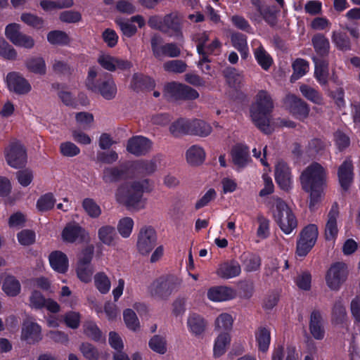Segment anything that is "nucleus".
Instances as JSON below:
<instances>
[{"label": "nucleus", "mask_w": 360, "mask_h": 360, "mask_svg": "<svg viewBox=\"0 0 360 360\" xmlns=\"http://www.w3.org/2000/svg\"><path fill=\"white\" fill-rule=\"evenodd\" d=\"M98 63L101 66L110 72L116 70H125L131 68L132 64L130 61L114 57L108 54H102L98 58Z\"/></svg>", "instance_id": "nucleus-18"}, {"label": "nucleus", "mask_w": 360, "mask_h": 360, "mask_svg": "<svg viewBox=\"0 0 360 360\" xmlns=\"http://www.w3.org/2000/svg\"><path fill=\"white\" fill-rule=\"evenodd\" d=\"M284 103L288 110L297 118L304 120L307 118L309 114V105L302 98L293 95L286 96Z\"/></svg>", "instance_id": "nucleus-14"}, {"label": "nucleus", "mask_w": 360, "mask_h": 360, "mask_svg": "<svg viewBox=\"0 0 360 360\" xmlns=\"http://www.w3.org/2000/svg\"><path fill=\"white\" fill-rule=\"evenodd\" d=\"M26 67L29 70L36 74L44 75L46 73V63L41 57L32 58L27 60Z\"/></svg>", "instance_id": "nucleus-50"}, {"label": "nucleus", "mask_w": 360, "mask_h": 360, "mask_svg": "<svg viewBox=\"0 0 360 360\" xmlns=\"http://www.w3.org/2000/svg\"><path fill=\"white\" fill-rule=\"evenodd\" d=\"M5 157L7 163L13 168L24 166L27 161L26 150L18 141L11 143L5 149Z\"/></svg>", "instance_id": "nucleus-12"}, {"label": "nucleus", "mask_w": 360, "mask_h": 360, "mask_svg": "<svg viewBox=\"0 0 360 360\" xmlns=\"http://www.w3.org/2000/svg\"><path fill=\"white\" fill-rule=\"evenodd\" d=\"M240 272V266L239 263L235 260L221 264L216 271L219 277L225 279L236 277L239 276Z\"/></svg>", "instance_id": "nucleus-25"}, {"label": "nucleus", "mask_w": 360, "mask_h": 360, "mask_svg": "<svg viewBox=\"0 0 360 360\" xmlns=\"http://www.w3.org/2000/svg\"><path fill=\"white\" fill-rule=\"evenodd\" d=\"M326 181V170L317 162L311 164L302 172L300 181L302 188L310 193V207L314 205L321 198Z\"/></svg>", "instance_id": "nucleus-3"}, {"label": "nucleus", "mask_w": 360, "mask_h": 360, "mask_svg": "<svg viewBox=\"0 0 360 360\" xmlns=\"http://www.w3.org/2000/svg\"><path fill=\"white\" fill-rule=\"evenodd\" d=\"M205 152L201 146L193 145L186 150V160L190 165L198 166L205 161Z\"/></svg>", "instance_id": "nucleus-31"}, {"label": "nucleus", "mask_w": 360, "mask_h": 360, "mask_svg": "<svg viewBox=\"0 0 360 360\" xmlns=\"http://www.w3.org/2000/svg\"><path fill=\"white\" fill-rule=\"evenodd\" d=\"M231 157L236 165L245 167L250 160L248 147L242 144L235 146L231 150Z\"/></svg>", "instance_id": "nucleus-27"}, {"label": "nucleus", "mask_w": 360, "mask_h": 360, "mask_svg": "<svg viewBox=\"0 0 360 360\" xmlns=\"http://www.w3.org/2000/svg\"><path fill=\"white\" fill-rule=\"evenodd\" d=\"M255 57L259 65L265 70H267L272 64V58L264 50L262 45H259L254 51Z\"/></svg>", "instance_id": "nucleus-44"}, {"label": "nucleus", "mask_w": 360, "mask_h": 360, "mask_svg": "<svg viewBox=\"0 0 360 360\" xmlns=\"http://www.w3.org/2000/svg\"><path fill=\"white\" fill-rule=\"evenodd\" d=\"M51 266L57 272L64 274L68 269V259L60 251H54L49 257Z\"/></svg>", "instance_id": "nucleus-28"}, {"label": "nucleus", "mask_w": 360, "mask_h": 360, "mask_svg": "<svg viewBox=\"0 0 360 360\" xmlns=\"http://www.w3.org/2000/svg\"><path fill=\"white\" fill-rule=\"evenodd\" d=\"M338 174L341 186L347 189L353 179V165L349 159L345 160L340 166Z\"/></svg>", "instance_id": "nucleus-26"}, {"label": "nucleus", "mask_w": 360, "mask_h": 360, "mask_svg": "<svg viewBox=\"0 0 360 360\" xmlns=\"http://www.w3.org/2000/svg\"><path fill=\"white\" fill-rule=\"evenodd\" d=\"M187 326L191 333L199 335L205 331L206 321L200 315L193 313L188 316Z\"/></svg>", "instance_id": "nucleus-34"}, {"label": "nucleus", "mask_w": 360, "mask_h": 360, "mask_svg": "<svg viewBox=\"0 0 360 360\" xmlns=\"http://www.w3.org/2000/svg\"><path fill=\"white\" fill-rule=\"evenodd\" d=\"M46 300L39 291L34 290L29 297V306L32 309H41L44 307Z\"/></svg>", "instance_id": "nucleus-59"}, {"label": "nucleus", "mask_w": 360, "mask_h": 360, "mask_svg": "<svg viewBox=\"0 0 360 360\" xmlns=\"http://www.w3.org/2000/svg\"><path fill=\"white\" fill-rule=\"evenodd\" d=\"M313 60L315 63V78L321 85H326L329 76L328 62L324 59H318L316 58H314Z\"/></svg>", "instance_id": "nucleus-29"}, {"label": "nucleus", "mask_w": 360, "mask_h": 360, "mask_svg": "<svg viewBox=\"0 0 360 360\" xmlns=\"http://www.w3.org/2000/svg\"><path fill=\"white\" fill-rule=\"evenodd\" d=\"M124 174V169L120 167H108L103 171L102 179L107 184L115 183L121 180Z\"/></svg>", "instance_id": "nucleus-40"}, {"label": "nucleus", "mask_w": 360, "mask_h": 360, "mask_svg": "<svg viewBox=\"0 0 360 360\" xmlns=\"http://www.w3.org/2000/svg\"><path fill=\"white\" fill-rule=\"evenodd\" d=\"M183 84L172 82L166 84L164 86L163 94L167 98L179 99Z\"/></svg>", "instance_id": "nucleus-51"}, {"label": "nucleus", "mask_w": 360, "mask_h": 360, "mask_svg": "<svg viewBox=\"0 0 360 360\" xmlns=\"http://www.w3.org/2000/svg\"><path fill=\"white\" fill-rule=\"evenodd\" d=\"M115 22L122 34L127 37H131L137 32L136 27L127 20L120 18L117 19Z\"/></svg>", "instance_id": "nucleus-64"}, {"label": "nucleus", "mask_w": 360, "mask_h": 360, "mask_svg": "<svg viewBox=\"0 0 360 360\" xmlns=\"http://www.w3.org/2000/svg\"><path fill=\"white\" fill-rule=\"evenodd\" d=\"M349 274L347 265L343 262H336L331 265L326 275V282L328 287L334 291H338L346 281Z\"/></svg>", "instance_id": "nucleus-8"}, {"label": "nucleus", "mask_w": 360, "mask_h": 360, "mask_svg": "<svg viewBox=\"0 0 360 360\" xmlns=\"http://www.w3.org/2000/svg\"><path fill=\"white\" fill-rule=\"evenodd\" d=\"M339 205L334 202L326 215L324 235L327 240H333L338 233Z\"/></svg>", "instance_id": "nucleus-16"}, {"label": "nucleus", "mask_w": 360, "mask_h": 360, "mask_svg": "<svg viewBox=\"0 0 360 360\" xmlns=\"http://www.w3.org/2000/svg\"><path fill=\"white\" fill-rule=\"evenodd\" d=\"M56 202L51 193L41 195L37 202V208L39 212H46L51 210Z\"/></svg>", "instance_id": "nucleus-49"}, {"label": "nucleus", "mask_w": 360, "mask_h": 360, "mask_svg": "<svg viewBox=\"0 0 360 360\" xmlns=\"http://www.w3.org/2000/svg\"><path fill=\"white\" fill-rule=\"evenodd\" d=\"M347 320V313L342 297L335 301L331 311V321L333 323L342 324Z\"/></svg>", "instance_id": "nucleus-30"}, {"label": "nucleus", "mask_w": 360, "mask_h": 360, "mask_svg": "<svg viewBox=\"0 0 360 360\" xmlns=\"http://www.w3.org/2000/svg\"><path fill=\"white\" fill-rule=\"evenodd\" d=\"M41 329L40 326L32 321H24L21 332V339L29 344H34L41 340Z\"/></svg>", "instance_id": "nucleus-20"}, {"label": "nucleus", "mask_w": 360, "mask_h": 360, "mask_svg": "<svg viewBox=\"0 0 360 360\" xmlns=\"http://www.w3.org/2000/svg\"><path fill=\"white\" fill-rule=\"evenodd\" d=\"M47 40L53 45H66L70 41L68 34L60 30L49 32L47 34Z\"/></svg>", "instance_id": "nucleus-47"}, {"label": "nucleus", "mask_w": 360, "mask_h": 360, "mask_svg": "<svg viewBox=\"0 0 360 360\" xmlns=\"http://www.w3.org/2000/svg\"><path fill=\"white\" fill-rule=\"evenodd\" d=\"M94 285L96 289L101 294H106L109 292L111 283L108 276L104 272H98L94 276Z\"/></svg>", "instance_id": "nucleus-46"}, {"label": "nucleus", "mask_w": 360, "mask_h": 360, "mask_svg": "<svg viewBox=\"0 0 360 360\" xmlns=\"http://www.w3.org/2000/svg\"><path fill=\"white\" fill-rule=\"evenodd\" d=\"M275 179L283 190H288L291 186L290 172L288 165L283 162H279L276 166Z\"/></svg>", "instance_id": "nucleus-22"}, {"label": "nucleus", "mask_w": 360, "mask_h": 360, "mask_svg": "<svg viewBox=\"0 0 360 360\" xmlns=\"http://www.w3.org/2000/svg\"><path fill=\"white\" fill-rule=\"evenodd\" d=\"M207 298L212 302H224L236 296L234 290L226 286H214L208 289Z\"/></svg>", "instance_id": "nucleus-21"}, {"label": "nucleus", "mask_w": 360, "mask_h": 360, "mask_svg": "<svg viewBox=\"0 0 360 360\" xmlns=\"http://www.w3.org/2000/svg\"><path fill=\"white\" fill-rule=\"evenodd\" d=\"M0 56L7 60H15L17 52L4 38L0 37Z\"/></svg>", "instance_id": "nucleus-58"}, {"label": "nucleus", "mask_w": 360, "mask_h": 360, "mask_svg": "<svg viewBox=\"0 0 360 360\" xmlns=\"http://www.w3.org/2000/svg\"><path fill=\"white\" fill-rule=\"evenodd\" d=\"M187 65L181 60H169L163 64V68L166 72L174 73H182L186 70Z\"/></svg>", "instance_id": "nucleus-57"}, {"label": "nucleus", "mask_w": 360, "mask_h": 360, "mask_svg": "<svg viewBox=\"0 0 360 360\" xmlns=\"http://www.w3.org/2000/svg\"><path fill=\"white\" fill-rule=\"evenodd\" d=\"M84 334L94 341H99L102 338V333L97 325L92 321H86L84 324Z\"/></svg>", "instance_id": "nucleus-55"}, {"label": "nucleus", "mask_w": 360, "mask_h": 360, "mask_svg": "<svg viewBox=\"0 0 360 360\" xmlns=\"http://www.w3.org/2000/svg\"><path fill=\"white\" fill-rule=\"evenodd\" d=\"M150 189L151 184L148 179L127 181L117 188L115 200L128 210L138 211L145 207L146 199L143 198V194Z\"/></svg>", "instance_id": "nucleus-1"}, {"label": "nucleus", "mask_w": 360, "mask_h": 360, "mask_svg": "<svg viewBox=\"0 0 360 360\" xmlns=\"http://www.w3.org/2000/svg\"><path fill=\"white\" fill-rule=\"evenodd\" d=\"M274 219L285 234L291 233L297 227V220L290 207L280 198L276 200Z\"/></svg>", "instance_id": "nucleus-5"}, {"label": "nucleus", "mask_w": 360, "mask_h": 360, "mask_svg": "<svg viewBox=\"0 0 360 360\" xmlns=\"http://www.w3.org/2000/svg\"><path fill=\"white\" fill-rule=\"evenodd\" d=\"M241 262L244 270L247 272L256 271L261 266V258L259 255L253 253H243L241 255Z\"/></svg>", "instance_id": "nucleus-35"}, {"label": "nucleus", "mask_w": 360, "mask_h": 360, "mask_svg": "<svg viewBox=\"0 0 360 360\" xmlns=\"http://www.w3.org/2000/svg\"><path fill=\"white\" fill-rule=\"evenodd\" d=\"M82 207L92 218H97L101 214V207L93 199L85 198L82 202Z\"/></svg>", "instance_id": "nucleus-56"}, {"label": "nucleus", "mask_w": 360, "mask_h": 360, "mask_svg": "<svg viewBox=\"0 0 360 360\" xmlns=\"http://www.w3.org/2000/svg\"><path fill=\"white\" fill-rule=\"evenodd\" d=\"M97 75L95 67L89 68L86 79L87 88L94 92H98L106 100L113 99L117 94V86L113 79L110 75L104 74L103 79L96 81Z\"/></svg>", "instance_id": "nucleus-4"}, {"label": "nucleus", "mask_w": 360, "mask_h": 360, "mask_svg": "<svg viewBox=\"0 0 360 360\" xmlns=\"http://www.w3.org/2000/svg\"><path fill=\"white\" fill-rule=\"evenodd\" d=\"M232 46L240 53L241 58L246 60L249 56L247 37L240 32L233 33L231 36Z\"/></svg>", "instance_id": "nucleus-33"}, {"label": "nucleus", "mask_w": 360, "mask_h": 360, "mask_svg": "<svg viewBox=\"0 0 360 360\" xmlns=\"http://www.w3.org/2000/svg\"><path fill=\"white\" fill-rule=\"evenodd\" d=\"M231 343V335L228 332H221L214 340L213 355L218 358L225 354Z\"/></svg>", "instance_id": "nucleus-32"}, {"label": "nucleus", "mask_w": 360, "mask_h": 360, "mask_svg": "<svg viewBox=\"0 0 360 360\" xmlns=\"http://www.w3.org/2000/svg\"><path fill=\"white\" fill-rule=\"evenodd\" d=\"M2 291L8 297H17L21 292L20 281L12 274H6L2 282Z\"/></svg>", "instance_id": "nucleus-24"}, {"label": "nucleus", "mask_w": 360, "mask_h": 360, "mask_svg": "<svg viewBox=\"0 0 360 360\" xmlns=\"http://www.w3.org/2000/svg\"><path fill=\"white\" fill-rule=\"evenodd\" d=\"M156 243L157 235L153 228L144 226L140 229L136 242V249L140 255H148L155 247Z\"/></svg>", "instance_id": "nucleus-10"}, {"label": "nucleus", "mask_w": 360, "mask_h": 360, "mask_svg": "<svg viewBox=\"0 0 360 360\" xmlns=\"http://www.w3.org/2000/svg\"><path fill=\"white\" fill-rule=\"evenodd\" d=\"M62 239L66 243L83 242L89 239L88 232L76 223H69L63 229Z\"/></svg>", "instance_id": "nucleus-17"}, {"label": "nucleus", "mask_w": 360, "mask_h": 360, "mask_svg": "<svg viewBox=\"0 0 360 360\" xmlns=\"http://www.w3.org/2000/svg\"><path fill=\"white\" fill-rule=\"evenodd\" d=\"M319 236L316 224H309L304 227L297 241L296 252L300 257L306 256L316 243Z\"/></svg>", "instance_id": "nucleus-7"}, {"label": "nucleus", "mask_w": 360, "mask_h": 360, "mask_svg": "<svg viewBox=\"0 0 360 360\" xmlns=\"http://www.w3.org/2000/svg\"><path fill=\"white\" fill-rule=\"evenodd\" d=\"M6 81L8 90L18 95L27 94L32 90L30 82L19 72H9Z\"/></svg>", "instance_id": "nucleus-15"}, {"label": "nucleus", "mask_w": 360, "mask_h": 360, "mask_svg": "<svg viewBox=\"0 0 360 360\" xmlns=\"http://www.w3.org/2000/svg\"><path fill=\"white\" fill-rule=\"evenodd\" d=\"M181 281L174 276L160 278L154 281L148 287L150 295L158 300H167L181 285Z\"/></svg>", "instance_id": "nucleus-6"}, {"label": "nucleus", "mask_w": 360, "mask_h": 360, "mask_svg": "<svg viewBox=\"0 0 360 360\" xmlns=\"http://www.w3.org/2000/svg\"><path fill=\"white\" fill-rule=\"evenodd\" d=\"M331 40L335 47L342 51L351 49V42L346 33L334 30L331 34Z\"/></svg>", "instance_id": "nucleus-39"}, {"label": "nucleus", "mask_w": 360, "mask_h": 360, "mask_svg": "<svg viewBox=\"0 0 360 360\" xmlns=\"http://www.w3.org/2000/svg\"><path fill=\"white\" fill-rule=\"evenodd\" d=\"M315 51L320 56H326L329 53L330 43L323 34H316L311 39Z\"/></svg>", "instance_id": "nucleus-38"}, {"label": "nucleus", "mask_w": 360, "mask_h": 360, "mask_svg": "<svg viewBox=\"0 0 360 360\" xmlns=\"http://www.w3.org/2000/svg\"><path fill=\"white\" fill-rule=\"evenodd\" d=\"M191 134L205 137L212 132V127L205 122L200 120L191 121Z\"/></svg>", "instance_id": "nucleus-42"}, {"label": "nucleus", "mask_w": 360, "mask_h": 360, "mask_svg": "<svg viewBox=\"0 0 360 360\" xmlns=\"http://www.w3.org/2000/svg\"><path fill=\"white\" fill-rule=\"evenodd\" d=\"M134 227V221L131 217L122 218L117 224L119 233L123 238H128L131 235Z\"/></svg>", "instance_id": "nucleus-52"}, {"label": "nucleus", "mask_w": 360, "mask_h": 360, "mask_svg": "<svg viewBox=\"0 0 360 360\" xmlns=\"http://www.w3.org/2000/svg\"><path fill=\"white\" fill-rule=\"evenodd\" d=\"M293 73L291 81L294 82L303 77L309 71V63L302 58L297 59L292 64Z\"/></svg>", "instance_id": "nucleus-48"}, {"label": "nucleus", "mask_w": 360, "mask_h": 360, "mask_svg": "<svg viewBox=\"0 0 360 360\" xmlns=\"http://www.w3.org/2000/svg\"><path fill=\"white\" fill-rule=\"evenodd\" d=\"M124 321L127 327L134 331L140 327V323L136 313L131 309H127L123 312Z\"/></svg>", "instance_id": "nucleus-53"}, {"label": "nucleus", "mask_w": 360, "mask_h": 360, "mask_svg": "<svg viewBox=\"0 0 360 360\" xmlns=\"http://www.w3.org/2000/svg\"><path fill=\"white\" fill-rule=\"evenodd\" d=\"M252 6L247 13V16L252 22L259 23L262 20L269 22L274 18V13L270 6L266 5L262 0H250Z\"/></svg>", "instance_id": "nucleus-13"}, {"label": "nucleus", "mask_w": 360, "mask_h": 360, "mask_svg": "<svg viewBox=\"0 0 360 360\" xmlns=\"http://www.w3.org/2000/svg\"><path fill=\"white\" fill-rule=\"evenodd\" d=\"M255 339L260 352H266L271 342L270 330L265 327H260L255 333Z\"/></svg>", "instance_id": "nucleus-37"}, {"label": "nucleus", "mask_w": 360, "mask_h": 360, "mask_svg": "<svg viewBox=\"0 0 360 360\" xmlns=\"http://www.w3.org/2000/svg\"><path fill=\"white\" fill-rule=\"evenodd\" d=\"M162 39L158 35L152 37L150 43L153 56L162 60V58L167 56L169 58H176L181 55V49L175 43H167L160 45Z\"/></svg>", "instance_id": "nucleus-11"}, {"label": "nucleus", "mask_w": 360, "mask_h": 360, "mask_svg": "<svg viewBox=\"0 0 360 360\" xmlns=\"http://www.w3.org/2000/svg\"><path fill=\"white\" fill-rule=\"evenodd\" d=\"M163 33L169 37L183 41L184 34L182 27L184 16L178 11H172L163 16Z\"/></svg>", "instance_id": "nucleus-9"}, {"label": "nucleus", "mask_w": 360, "mask_h": 360, "mask_svg": "<svg viewBox=\"0 0 360 360\" xmlns=\"http://www.w3.org/2000/svg\"><path fill=\"white\" fill-rule=\"evenodd\" d=\"M273 108V101L268 92L259 91L250 107V117L255 126L264 134L274 131L271 116Z\"/></svg>", "instance_id": "nucleus-2"}, {"label": "nucleus", "mask_w": 360, "mask_h": 360, "mask_svg": "<svg viewBox=\"0 0 360 360\" xmlns=\"http://www.w3.org/2000/svg\"><path fill=\"white\" fill-rule=\"evenodd\" d=\"M233 318L227 314H220L215 320V330L219 333L228 332L231 330L233 326Z\"/></svg>", "instance_id": "nucleus-45"}, {"label": "nucleus", "mask_w": 360, "mask_h": 360, "mask_svg": "<svg viewBox=\"0 0 360 360\" xmlns=\"http://www.w3.org/2000/svg\"><path fill=\"white\" fill-rule=\"evenodd\" d=\"M309 330L311 335L316 340H323L325 335V330L323 326V319L319 311L314 310L311 312L309 321Z\"/></svg>", "instance_id": "nucleus-23"}, {"label": "nucleus", "mask_w": 360, "mask_h": 360, "mask_svg": "<svg viewBox=\"0 0 360 360\" xmlns=\"http://www.w3.org/2000/svg\"><path fill=\"white\" fill-rule=\"evenodd\" d=\"M98 237L100 241L106 245H112L116 237L115 227L110 225L102 226L98 230Z\"/></svg>", "instance_id": "nucleus-41"}, {"label": "nucleus", "mask_w": 360, "mask_h": 360, "mask_svg": "<svg viewBox=\"0 0 360 360\" xmlns=\"http://www.w3.org/2000/svg\"><path fill=\"white\" fill-rule=\"evenodd\" d=\"M191 121L183 118L174 122L169 127V131L172 136L179 137L191 134Z\"/></svg>", "instance_id": "nucleus-36"}, {"label": "nucleus", "mask_w": 360, "mask_h": 360, "mask_svg": "<svg viewBox=\"0 0 360 360\" xmlns=\"http://www.w3.org/2000/svg\"><path fill=\"white\" fill-rule=\"evenodd\" d=\"M152 148V141L142 136H135L127 141V150L136 155H143L148 153Z\"/></svg>", "instance_id": "nucleus-19"}, {"label": "nucleus", "mask_w": 360, "mask_h": 360, "mask_svg": "<svg viewBox=\"0 0 360 360\" xmlns=\"http://www.w3.org/2000/svg\"><path fill=\"white\" fill-rule=\"evenodd\" d=\"M300 90L303 96L311 102L317 105H322L323 103V98L321 94L315 89L308 85L302 84L300 86Z\"/></svg>", "instance_id": "nucleus-43"}, {"label": "nucleus", "mask_w": 360, "mask_h": 360, "mask_svg": "<svg viewBox=\"0 0 360 360\" xmlns=\"http://www.w3.org/2000/svg\"><path fill=\"white\" fill-rule=\"evenodd\" d=\"M210 33L208 32H200L193 36V40L197 44V51L200 55L205 54V44L209 40Z\"/></svg>", "instance_id": "nucleus-61"}, {"label": "nucleus", "mask_w": 360, "mask_h": 360, "mask_svg": "<svg viewBox=\"0 0 360 360\" xmlns=\"http://www.w3.org/2000/svg\"><path fill=\"white\" fill-rule=\"evenodd\" d=\"M149 347L154 352L162 354L167 351L166 341L165 338L159 335H155L150 339Z\"/></svg>", "instance_id": "nucleus-62"}, {"label": "nucleus", "mask_w": 360, "mask_h": 360, "mask_svg": "<svg viewBox=\"0 0 360 360\" xmlns=\"http://www.w3.org/2000/svg\"><path fill=\"white\" fill-rule=\"evenodd\" d=\"M257 221L259 226L257 230V236L261 239H265L269 236L270 221L263 215L259 214L257 216Z\"/></svg>", "instance_id": "nucleus-60"}, {"label": "nucleus", "mask_w": 360, "mask_h": 360, "mask_svg": "<svg viewBox=\"0 0 360 360\" xmlns=\"http://www.w3.org/2000/svg\"><path fill=\"white\" fill-rule=\"evenodd\" d=\"M22 33L20 32V25L17 23L8 24L5 28L6 38L13 44Z\"/></svg>", "instance_id": "nucleus-63"}, {"label": "nucleus", "mask_w": 360, "mask_h": 360, "mask_svg": "<svg viewBox=\"0 0 360 360\" xmlns=\"http://www.w3.org/2000/svg\"><path fill=\"white\" fill-rule=\"evenodd\" d=\"M79 350L88 360H99L100 359V354L97 348L89 342L82 343Z\"/></svg>", "instance_id": "nucleus-54"}]
</instances>
